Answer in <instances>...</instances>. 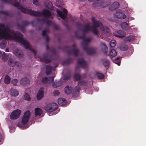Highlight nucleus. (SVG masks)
<instances>
[{
	"mask_svg": "<svg viewBox=\"0 0 146 146\" xmlns=\"http://www.w3.org/2000/svg\"><path fill=\"white\" fill-rule=\"evenodd\" d=\"M110 54L112 56H115L117 55V52L115 50L112 49L110 51Z\"/></svg>",
	"mask_w": 146,
	"mask_h": 146,
	"instance_id": "cd10ccee",
	"label": "nucleus"
},
{
	"mask_svg": "<svg viewBox=\"0 0 146 146\" xmlns=\"http://www.w3.org/2000/svg\"><path fill=\"white\" fill-rule=\"evenodd\" d=\"M93 5L94 6V7H96V6H95V5H94V4H93Z\"/></svg>",
	"mask_w": 146,
	"mask_h": 146,
	"instance_id": "603ef678",
	"label": "nucleus"
},
{
	"mask_svg": "<svg viewBox=\"0 0 146 146\" xmlns=\"http://www.w3.org/2000/svg\"><path fill=\"white\" fill-rule=\"evenodd\" d=\"M24 99L25 100L30 101L31 100V98L30 96L27 94H25L24 96Z\"/></svg>",
	"mask_w": 146,
	"mask_h": 146,
	"instance_id": "7c9ffc66",
	"label": "nucleus"
},
{
	"mask_svg": "<svg viewBox=\"0 0 146 146\" xmlns=\"http://www.w3.org/2000/svg\"><path fill=\"white\" fill-rule=\"evenodd\" d=\"M116 36L118 37H122L124 36V34L122 31L119 30L117 31V33L115 35Z\"/></svg>",
	"mask_w": 146,
	"mask_h": 146,
	"instance_id": "393cba45",
	"label": "nucleus"
},
{
	"mask_svg": "<svg viewBox=\"0 0 146 146\" xmlns=\"http://www.w3.org/2000/svg\"><path fill=\"white\" fill-rule=\"evenodd\" d=\"M134 37L132 36H129L127 37L126 39L125 40L129 41H130L134 39Z\"/></svg>",
	"mask_w": 146,
	"mask_h": 146,
	"instance_id": "e433bc0d",
	"label": "nucleus"
},
{
	"mask_svg": "<svg viewBox=\"0 0 146 146\" xmlns=\"http://www.w3.org/2000/svg\"><path fill=\"white\" fill-rule=\"evenodd\" d=\"M78 62L81 66L84 68L86 65L85 62L82 59H80L78 60Z\"/></svg>",
	"mask_w": 146,
	"mask_h": 146,
	"instance_id": "5701e85b",
	"label": "nucleus"
},
{
	"mask_svg": "<svg viewBox=\"0 0 146 146\" xmlns=\"http://www.w3.org/2000/svg\"><path fill=\"white\" fill-rule=\"evenodd\" d=\"M116 44V42L115 40H112L110 42V45L111 47H114Z\"/></svg>",
	"mask_w": 146,
	"mask_h": 146,
	"instance_id": "2f4dec72",
	"label": "nucleus"
},
{
	"mask_svg": "<svg viewBox=\"0 0 146 146\" xmlns=\"http://www.w3.org/2000/svg\"><path fill=\"white\" fill-rule=\"evenodd\" d=\"M80 87L78 86H76L75 88H74V90H73L74 92H76V95L75 96L74 95V92L73 93H72V96L74 98H76L77 96H78V92H79L80 91Z\"/></svg>",
	"mask_w": 146,
	"mask_h": 146,
	"instance_id": "f3484780",
	"label": "nucleus"
},
{
	"mask_svg": "<svg viewBox=\"0 0 146 146\" xmlns=\"http://www.w3.org/2000/svg\"><path fill=\"white\" fill-rule=\"evenodd\" d=\"M74 78L75 80H78L81 79V77L78 74H76L74 76Z\"/></svg>",
	"mask_w": 146,
	"mask_h": 146,
	"instance_id": "f704fd0d",
	"label": "nucleus"
},
{
	"mask_svg": "<svg viewBox=\"0 0 146 146\" xmlns=\"http://www.w3.org/2000/svg\"><path fill=\"white\" fill-rule=\"evenodd\" d=\"M37 78H38L37 80L38 81H39L40 80L41 78V76H38V77Z\"/></svg>",
	"mask_w": 146,
	"mask_h": 146,
	"instance_id": "de8ad7c7",
	"label": "nucleus"
},
{
	"mask_svg": "<svg viewBox=\"0 0 146 146\" xmlns=\"http://www.w3.org/2000/svg\"><path fill=\"white\" fill-rule=\"evenodd\" d=\"M10 81V78L9 76H5L4 79V82L6 84L9 83Z\"/></svg>",
	"mask_w": 146,
	"mask_h": 146,
	"instance_id": "c85d7f7f",
	"label": "nucleus"
},
{
	"mask_svg": "<svg viewBox=\"0 0 146 146\" xmlns=\"http://www.w3.org/2000/svg\"><path fill=\"white\" fill-rule=\"evenodd\" d=\"M8 64L9 65L12 66H15L16 62L13 61V60L11 58H10L8 60Z\"/></svg>",
	"mask_w": 146,
	"mask_h": 146,
	"instance_id": "a878e982",
	"label": "nucleus"
},
{
	"mask_svg": "<svg viewBox=\"0 0 146 146\" xmlns=\"http://www.w3.org/2000/svg\"><path fill=\"white\" fill-rule=\"evenodd\" d=\"M2 55L3 56V55L2 57L3 61H6L7 60L9 57L8 54H6L5 52H2L0 50V57Z\"/></svg>",
	"mask_w": 146,
	"mask_h": 146,
	"instance_id": "6ab92c4d",
	"label": "nucleus"
},
{
	"mask_svg": "<svg viewBox=\"0 0 146 146\" xmlns=\"http://www.w3.org/2000/svg\"><path fill=\"white\" fill-rule=\"evenodd\" d=\"M69 78V77H68V76L67 77V78H65V77H64V80H66L67 79H68V78Z\"/></svg>",
	"mask_w": 146,
	"mask_h": 146,
	"instance_id": "09e8293b",
	"label": "nucleus"
},
{
	"mask_svg": "<svg viewBox=\"0 0 146 146\" xmlns=\"http://www.w3.org/2000/svg\"><path fill=\"white\" fill-rule=\"evenodd\" d=\"M60 82H58L53 83L52 84V86L54 88H56L59 86V84L60 83Z\"/></svg>",
	"mask_w": 146,
	"mask_h": 146,
	"instance_id": "58836bf2",
	"label": "nucleus"
},
{
	"mask_svg": "<svg viewBox=\"0 0 146 146\" xmlns=\"http://www.w3.org/2000/svg\"><path fill=\"white\" fill-rule=\"evenodd\" d=\"M58 104L61 106L64 105L66 104L67 102L65 99L63 98H58Z\"/></svg>",
	"mask_w": 146,
	"mask_h": 146,
	"instance_id": "f8f14e48",
	"label": "nucleus"
},
{
	"mask_svg": "<svg viewBox=\"0 0 146 146\" xmlns=\"http://www.w3.org/2000/svg\"><path fill=\"white\" fill-rule=\"evenodd\" d=\"M74 92V95L76 96V92ZM73 93H74V91H73Z\"/></svg>",
	"mask_w": 146,
	"mask_h": 146,
	"instance_id": "3c124183",
	"label": "nucleus"
},
{
	"mask_svg": "<svg viewBox=\"0 0 146 146\" xmlns=\"http://www.w3.org/2000/svg\"><path fill=\"white\" fill-rule=\"evenodd\" d=\"M6 44L5 41L1 42L0 44V48L2 49L5 48L6 46Z\"/></svg>",
	"mask_w": 146,
	"mask_h": 146,
	"instance_id": "473e14b6",
	"label": "nucleus"
},
{
	"mask_svg": "<svg viewBox=\"0 0 146 146\" xmlns=\"http://www.w3.org/2000/svg\"><path fill=\"white\" fill-rule=\"evenodd\" d=\"M119 4L118 3L115 2L111 6L110 9L111 10H114L117 8L119 7Z\"/></svg>",
	"mask_w": 146,
	"mask_h": 146,
	"instance_id": "412c9836",
	"label": "nucleus"
},
{
	"mask_svg": "<svg viewBox=\"0 0 146 146\" xmlns=\"http://www.w3.org/2000/svg\"><path fill=\"white\" fill-rule=\"evenodd\" d=\"M115 16L118 18L121 19H123L126 18V15L122 13H117L115 15Z\"/></svg>",
	"mask_w": 146,
	"mask_h": 146,
	"instance_id": "dca6fc26",
	"label": "nucleus"
},
{
	"mask_svg": "<svg viewBox=\"0 0 146 146\" xmlns=\"http://www.w3.org/2000/svg\"><path fill=\"white\" fill-rule=\"evenodd\" d=\"M121 26L122 29L126 30L128 29L129 26L127 23L124 22L121 24Z\"/></svg>",
	"mask_w": 146,
	"mask_h": 146,
	"instance_id": "b1692460",
	"label": "nucleus"
},
{
	"mask_svg": "<svg viewBox=\"0 0 146 146\" xmlns=\"http://www.w3.org/2000/svg\"><path fill=\"white\" fill-rule=\"evenodd\" d=\"M33 3L36 5H39L38 0H33Z\"/></svg>",
	"mask_w": 146,
	"mask_h": 146,
	"instance_id": "c03bdc74",
	"label": "nucleus"
},
{
	"mask_svg": "<svg viewBox=\"0 0 146 146\" xmlns=\"http://www.w3.org/2000/svg\"><path fill=\"white\" fill-rule=\"evenodd\" d=\"M30 81L29 79L26 78H24L21 79L20 81V84L23 86L27 85L29 84Z\"/></svg>",
	"mask_w": 146,
	"mask_h": 146,
	"instance_id": "9d476101",
	"label": "nucleus"
},
{
	"mask_svg": "<svg viewBox=\"0 0 146 146\" xmlns=\"http://www.w3.org/2000/svg\"><path fill=\"white\" fill-rule=\"evenodd\" d=\"M49 32L48 29H46L44 30L42 32V35L44 37H46V40L48 41L49 39V38L46 35V33Z\"/></svg>",
	"mask_w": 146,
	"mask_h": 146,
	"instance_id": "bb28decb",
	"label": "nucleus"
},
{
	"mask_svg": "<svg viewBox=\"0 0 146 146\" xmlns=\"http://www.w3.org/2000/svg\"><path fill=\"white\" fill-rule=\"evenodd\" d=\"M72 90V87L66 86L65 87L64 92L66 94H69L71 93Z\"/></svg>",
	"mask_w": 146,
	"mask_h": 146,
	"instance_id": "aec40b11",
	"label": "nucleus"
},
{
	"mask_svg": "<svg viewBox=\"0 0 146 146\" xmlns=\"http://www.w3.org/2000/svg\"><path fill=\"white\" fill-rule=\"evenodd\" d=\"M54 94L55 96H57L59 95L60 93L58 90H55L54 92Z\"/></svg>",
	"mask_w": 146,
	"mask_h": 146,
	"instance_id": "79ce46f5",
	"label": "nucleus"
},
{
	"mask_svg": "<svg viewBox=\"0 0 146 146\" xmlns=\"http://www.w3.org/2000/svg\"><path fill=\"white\" fill-rule=\"evenodd\" d=\"M13 53L15 55L19 57H21L23 55V53L21 51L17 49L14 50Z\"/></svg>",
	"mask_w": 146,
	"mask_h": 146,
	"instance_id": "9b49d317",
	"label": "nucleus"
},
{
	"mask_svg": "<svg viewBox=\"0 0 146 146\" xmlns=\"http://www.w3.org/2000/svg\"><path fill=\"white\" fill-rule=\"evenodd\" d=\"M52 67L50 66H47L46 68V74H47L50 73L52 70Z\"/></svg>",
	"mask_w": 146,
	"mask_h": 146,
	"instance_id": "c756f323",
	"label": "nucleus"
},
{
	"mask_svg": "<svg viewBox=\"0 0 146 146\" xmlns=\"http://www.w3.org/2000/svg\"><path fill=\"white\" fill-rule=\"evenodd\" d=\"M16 66H15L18 67H20L21 66V64L18 61L16 62Z\"/></svg>",
	"mask_w": 146,
	"mask_h": 146,
	"instance_id": "37998d69",
	"label": "nucleus"
},
{
	"mask_svg": "<svg viewBox=\"0 0 146 146\" xmlns=\"http://www.w3.org/2000/svg\"><path fill=\"white\" fill-rule=\"evenodd\" d=\"M54 80V77H51L48 78L45 77L43 78L42 81L44 84H49L52 82Z\"/></svg>",
	"mask_w": 146,
	"mask_h": 146,
	"instance_id": "0eeeda50",
	"label": "nucleus"
},
{
	"mask_svg": "<svg viewBox=\"0 0 146 146\" xmlns=\"http://www.w3.org/2000/svg\"><path fill=\"white\" fill-rule=\"evenodd\" d=\"M31 116V113L28 110L25 112L22 118L21 122L18 124L19 127H23L26 124L30 118Z\"/></svg>",
	"mask_w": 146,
	"mask_h": 146,
	"instance_id": "7ed1b4c3",
	"label": "nucleus"
},
{
	"mask_svg": "<svg viewBox=\"0 0 146 146\" xmlns=\"http://www.w3.org/2000/svg\"><path fill=\"white\" fill-rule=\"evenodd\" d=\"M63 11L64 13H62L59 9H57V12L58 14L59 15L60 17L62 18V19H64L66 17V14L67 13V11L64 9H63Z\"/></svg>",
	"mask_w": 146,
	"mask_h": 146,
	"instance_id": "6e6552de",
	"label": "nucleus"
},
{
	"mask_svg": "<svg viewBox=\"0 0 146 146\" xmlns=\"http://www.w3.org/2000/svg\"><path fill=\"white\" fill-rule=\"evenodd\" d=\"M103 63L104 66L106 67L108 66L110 64V62L108 60L106 59L104 61Z\"/></svg>",
	"mask_w": 146,
	"mask_h": 146,
	"instance_id": "4c0bfd02",
	"label": "nucleus"
},
{
	"mask_svg": "<svg viewBox=\"0 0 146 146\" xmlns=\"http://www.w3.org/2000/svg\"><path fill=\"white\" fill-rule=\"evenodd\" d=\"M119 59V58L117 57L116 59H115L114 60H113V62L117 64V65L119 66L120 65V63L118 62H116V61L117 60H118Z\"/></svg>",
	"mask_w": 146,
	"mask_h": 146,
	"instance_id": "a18cd8bd",
	"label": "nucleus"
},
{
	"mask_svg": "<svg viewBox=\"0 0 146 146\" xmlns=\"http://www.w3.org/2000/svg\"><path fill=\"white\" fill-rule=\"evenodd\" d=\"M11 95L13 96H17L19 95V92L17 90L14 89H12L10 91Z\"/></svg>",
	"mask_w": 146,
	"mask_h": 146,
	"instance_id": "2eb2a0df",
	"label": "nucleus"
},
{
	"mask_svg": "<svg viewBox=\"0 0 146 146\" xmlns=\"http://www.w3.org/2000/svg\"><path fill=\"white\" fill-rule=\"evenodd\" d=\"M86 83V82H84V81H82L81 82H80L79 83V84L80 85H82L85 84Z\"/></svg>",
	"mask_w": 146,
	"mask_h": 146,
	"instance_id": "49530a36",
	"label": "nucleus"
},
{
	"mask_svg": "<svg viewBox=\"0 0 146 146\" xmlns=\"http://www.w3.org/2000/svg\"><path fill=\"white\" fill-rule=\"evenodd\" d=\"M21 113V110L17 109L13 111L10 115V118L12 119H15L19 118Z\"/></svg>",
	"mask_w": 146,
	"mask_h": 146,
	"instance_id": "39448f33",
	"label": "nucleus"
},
{
	"mask_svg": "<svg viewBox=\"0 0 146 146\" xmlns=\"http://www.w3.org/2000/svg\"><path fill=\"white\" fill-rule=\"evenodd\" d=\"M57 108V105L55 103H53L47 105L45 107V109L46 111L50 112L54 111Z\"/></svg>",
	"mask_w": 146,
	"mask_h": 146,
	"instance_id": "20e7f679",
	"label": "nucleus"
},
{
	"mask_svg": "<svg viewBox=\"0 0 146 146\" xmlns=\"http://www.w3.org/2000/svg\"><path fill=\"white\" fill-rule=\"evenodd\" d=\"M128 47L126 45H122L120 47V49L122 50L125 51L127 50Z\"/></svg>",
	"mask_w": 146,
	"mask_h": 146,
	"instance_id": "c9c22d12",
	"label": "nucleus"
},
{
	"mask_svg": "<svg viewBox=\"0 0 146 146\" xmlns=\"http://www.w3.org/2000/svg\"><path fill=\"white\" fill-rule=\"evenodd\" d=\"M50 4H51V2H50Z\"/></svg>",
	"mask_w": 146,
	"mask_h": 146,
	"instance_id": "864d4df0",
	"label": "nucleus"
},
{
	"mask_svg": "<svg viewBox=\"0 0 146 146\" xmlns=\"http://www.w3.org/2000/svg\"><path fill=\"white\" fill-rule=\"evenodd\" d=\"M91 40V39L90 38H86L84 40V42L85 43H88L90 42Z\"/></svg>",
	"mask_w": 146,
	"mask_h": 146,
	"instance_id": "a19ab883",
	"label": "nucleus"
},
{
	"mask_svg": "<svg viewBox=\"0 0 146 146\" xmlns=\"http://www.w3.org/2000/svg\"><path fill=\"white\" fill-rule=\"evenodd\" d=\"M42 113V111L40 108L37 107L35 109V113L36 115L40 116Z\"/></svg>",
	"mask_w": 146,
	"mask_h": 146,
	"instance_id": "a211bd4d",
	"label": "nucleus"
},
{
	"mask_svg": "<svg viewBox=\"0 0 146 146\" xmlns=\"http://www.w3.org/2000/svg\"><path fill=\"white\" fill-rule=\"evenodd\" d=\"M39 59L40 61H44L46 63H48L50 61V60L48 59V57L45 56H44L41 58L39 57L38 60Z\"/></svg>",
	"mask_w": 146,
	"mask_h": 146,
	"instance_id": "4468645a",
	"label": "nucleus"
},
{
	"mask_svg": "<svg viewBox=\"0 0 146 146\" xmlns=\"http://www.w3.org/2000/svg\"><path fill=\"white\" fill-rule=\"evenodd\" d=\"M43 14L45 16L51 17V13L46 9H44L43 10Z\"/></svg>",
	"mask_w": 146,
	"mask_h": 146,
	"instance_id": "4be33fe9",
	"label": "nucleus"
},
{
	"mask_svg": "<svg viewBox=\"0 0 146 146\" xmlns=\"http://www.w3.org/2000/svg\"><path fill=\"white\" fill-rule=\"evenodd\" d=\"M3 38L19 42L21 45L25 48V39L23 38L22 35L18 32H14L4 24L0 25V40Z\"/></svg>",
	"mask_w": 146,
	"mask_h": 146,
	"instance_id": "f257e3e1",
	"label": "nucleus"
},
{
	"mask_svg": "<svg viewBox=\"0 0 146 146\" xmlns=\"http://www.w3.org/2000/svg\"><path fill=\"white\" fill-rule=\"evenodd\" d=\"M86 52L89 54H91L94 53L95 52L97 49L95 48H88L87 47L86 48H84Z\"/></svg>",
	"mask_w": 146,
	"mask_h": 146,
	"instance_id": "1a4fd4ad",
	"label": "nucleus"
},
{
	"mask_svg": "<svg viewBox=\"0 0 146 146\" xmlns=\"http://www.w3.org/2000/svg\"><path fill=\"white\" fill-rule=\"evenodd\" d=\"M11 83L14 85L16 86L18 82V80L16 79H13L11 81Z\"/></svg>",
	"mask_w": 146,
	"mask_h": 146,
	"instance_id": "72a5a7b5",
	"label": "nucleus"
},
{
	"mask_svg": "<svg viewBox=\"0 0 146 146\" xmlns=\"http://www.w3.org/2000/svg\"><path fill=\"white\" fill-rule=\"evenodd\" d=\"M92 22L93 24V26L90 27L88 24L85 25L84 27L83 31L85 32H88L91 31L95 35H97L98 33V31L97 28L100 27L101 31L102 34L103 35H105V36H108L110 34V30L107 27H103L101 23L98 21L96 20L94 18H92Z\"/></svg>",
	"mask_w": 146,
	"mask_h": 146,
	"instance_id": "f03ea898",
	"label": "nucleus"
},
{
	"mask_svg": "<svg viewBox=\"0 0 146 146\" xmlns=\"http://www.w3.org/2000/svg\"><path fill=\"white\" fill-rule=\"evenodd\" d=\"M44 89L42 88H40L39 91L37 93L36 97L38 100H40L44 96Z\"/></svg>",
	"mask_w": 146,
	"mask_h": 146,
	"instance_id": "423d86ee",
	"label": "nucleus"
},
{
	"mask_svg": "<svg viewBox=\"0 0 146 146\" xmlns=\"http://www.w3.org/2000/svg\"><path fill=\"white\" fill-rule=\"evenodd\" d=\"M100 47L103 48V52L105 53H106L108 51V49L106 44L102 42L100 44Z\"/></svg>",
	"mask_w": 146,
	"mask_h": 146,
	"instance_id": "ddd939ff",
	"label": "nucleus"
},
{
	"mask_svg": "<svg viewBox=\"0 0 146 146\" xmlns=\"http://www.w3.org/2000/svg\"><path fill=\"white\" fill-rule=\"evenodd\" d=\"M5 51H6V52H9V49H6Z\"/></svg>",
	"mask_w": 146,
	"mask_h": 146,
	"instance_id": "8fccbe9b",
	"label": "nucleus"
},
{
	"mask_svg": "<svg viewBox=\"0 0 146 146\" xmlns=\"http://www.w3.org/2000/svg\"><path fill=\"white\" fill-rule=\"evenodd\" d=\"M98 77L100 79H102L104 77V75L102 74L98 73L97 74Z\"/></svg>",
	"mask_w": 146,
	"mask_h": 146,
	"instance_id": "ea45409f",
	"label": "nucleus"
}]
</instances>
